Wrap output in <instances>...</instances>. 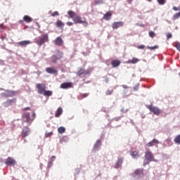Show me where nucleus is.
Masks as SVG:
<instances>
[{"mask_svg":"<svg viewBox=\"0 0 180 180\" xmlns=\"http://www.w3.org/2000/svg\"><path fill=\"white\" fill-rule=\"evenodd\" d=\"M22 110H30V107L24 108Z\"/></svg>","mask_w":180,"mask_h":180,"instance_id":"obj_44","label":"nucleus"},{"mask_svg":"<svg viewBox=\"0 0 180 180\" xmlns=\"http://www.w3.org/2000/svg\"><path fill=\"white\" fill-rule=\"evenodd\" d=\"M51 13V16H58L60 15V13H58V11H54L53 13L50 12Z\"/></svg>","mask_w":180,"mask_h":180,"instance_id":"obj_31","label":"nucleus"},{"mask_svg":"<svg viewBox=\"0 0 180 180\" xmlns=\"http://www.w3.org/2000/svg\"><path fill=\"white\" fill-rule=\"evenodd\" d=\"M155 144H160V141L154 139L146 144V147H153Z\"/></svg>","mask_w":180,"mask_h":180,"instance_id":"obj_15","label":"nucleus"},{"mask_svg":"<svg viewBox=\"0 0 180 180\" xmlns=\"http://www.w3.org/2000/svg\"><path fill=\"white\" fill-rule=\"evenodd\" d=\"M6 165H15L16 160L13 158L8 157L5 161Z\"/></svg>","mask_w":180,"mask_h":180,"instance_id":"obj_11","label":"nucleus"},{"mask_svg":"<svg viewBox=\"0 0 180 180\" xmlns=\"http://www.w3.org/2000/svg\"><path fill=\"white\" fill-rule=\"evenodd\" d=\"M145 46L144 45H139L137 46V49H139L140 50H143L145 49Z\"/></svg>","mask_w":180,"mask_h":180,"instance_id":"obj_40","label":"nucleus"},{"mask_svg":"<svg viewBox=\"0 0 180 180\" xmlns=\"http://www.w3.org/2000/svg\"><path fill=\"white\" fill-rule=\"evenodd\" d=\"M123 88H127V86H123Z\"/></svg>","mask_w":180,"mask_h":180,"instance_id":"obj_47","label":"nucleus"},{"mask_svg":"<svg viewBox=\"0 0 180 180\" xmlns=\"http://www.w3.org/2000/svg\"><path fill=\"white\" fill-rule=\"evenodd\" d=\"M110 18H112V13L110 11L107 12L103 16L105 20H110Z\"/></svg>","mask_w":180,"mask_h":180,"instance_id":"obj_24","label":"nucleus"},{"mask_svg":"<svg viewBox=\"0 0 180 180\" xmlns=\"http://www.w3.org/2000/svg\"><path fill=\"white\" fill-rule=\"evenodd\" d=\"M129 154L134 160H139V158H140V154H139V152L136 150H131Z\"/></svg>","mask_w":180,"mask_h":180,"instance_id":"obj_12","label":"nucleus"},{"mask_svg":"<svg viewBox=\"0 0 180 180\" xmlns=\"http://www.w3.org/2000/svg\"><path fill=\"white\" fill-rule=\"evenodd\" d=\"M134 91H139V86L134 87Z\"/></svg>","mask_w":180,"mask_h":180,"instance_id":"obj_45","label":"nucleus"},{"mask_svg":"<svg viewBox=\"0 0 180 180\" xmlns=\"http://www.w3.org/2000/svg\"><path fill=\"white\" fill-rule=\"evenodd\" d=\"M68 15H69V18L70 19H72L74 23L77 24H82L84 27H86L88 26V22L85 20H82V18L77 14L76 12L72 11H68Z\"/></svg>","mask_w":180,"mask_h":180,"instance_id":"obj_1","label":"nucleus"},{"mask_svg":"<svg viewBox=\"0 0 180 180\" xmlns=\"http://www.w3.org/2000/svg\"><path fill=\"white\" fill-rule=\"evenodd\" d=\"M45 71L48 74H57L58 72V71L53 68H46Z\"/></svg>","mask_w":180,"mask_h":180,"instance_id":"obj_16","label":"nucleus"},{"mask_svg":"<svg viewBox=\"0 0 180 180\" xmlns=\"http://www.w3.org/2000/svg\"><path fill=\"white\" fill-rule=\"evenodd\" d=\"M89 96V94H82V98H86Z\"/></svg>","mask_w":180,"mask_h":180,"instance_id":"obj_41","label":"nucleus"},{"mask_svg":"<svg viewBox=\"0 0 180 180\" xmlns=\"http://www.w3.org/2000/svg\"><path fill=\"white\" fill-rule=\"evenodd\" d=\"M124 23L122 21L120 22H115L112 24V29H119V27H122Z\"/></svg>","mask_w":180,"mask_h":180,"instance_id":"obj_14","label":"nucleus"},{"mask_svg":"<svg viewBox=\"0 0 180 180\" xmlns=\"http://www.w3.org/2000/svg\"><path fill=\"white\" fill-rule=\"evenodd\" d=\"M148 49L149 50H155L156 49H158V46L157 45H155L154 46H148Z\"/></svg>","mask_w":180,"mask_h":180,"instance_id":"obj_35","label":"nucleus"},{"mask_svg":"<svg viewBox=\"0 0 180 180\" xmlns=\"http://www.w3.org/2000/svg\"><path fill=\"white\" fill-rule=\"evenodd\" d=\"M122 164H123V158H118L114 167L120 168V167H122Z\"/></svg>","mask_w":180,"mask_h":180,"instance_id":"obj_19","label":"nucleus"},{"mask_svg":"<svg viewBox=\"0 0 180 180\" xmlns=\"http://www.w3.org/2000/svg\"><path fill=\"white\" fill-rule=\"evenodd\" d=\"M55 160H56V156H52L49 161H52V162H53V161Z\"/></svg>","mask_w":180,"mask_h":180,"instance_id":"obj_42","label":"nucleus"},{"mask_svg":"<svg viewBox=\"0 0 180 180\" xmlns=\"http://www.w3.org/2000/svg\"><path fill=\"white\" fill-rule=\"evenodd\" d=\"M47 41H49L48 34H44L35 39V43L37 44V46H43V44H44V43H47Z\"/></svg>","mask_w":180,"mask_h":180,"instance_id":"obj_5","label":"nucleus"},{"mask_svg":"<svg viewBox=\"0 0 180 180\" xmlns=\"http://www.w3.org/2000/svg\"><path fill=\"white\" fill-rule=\"evenodd\" d=\"M58 131L59 134H63V133H65V128L64 127H60L58 128Z\"/></svg>","mask_w":180,"mask_h":180,"instance_id":"obj_27","label":"nucleus"},{"mask_svg":"<svg viewBox=\"0 0 180 180\" xmlns=\"http://www.w3.org/2000/svg\"><path fill=\"white\" fill-rule=\"evenodd\" d=\"M29 133H30V129L27 127H25L22 129L20 136L22 137V139H25V137H27V136H29Z\"/></svg>","mask_w":180,"mask_h":180,"instance_id":"obj_9","label":"nucleus"},{"mask_svg":"<svg viewBox=\"0 0 180 180\" xmlns=\"http://www.w3.org/2000/svg\"><path fill=\"white\" fill-rule=\"evenodd\" d=\"M144 157L145 159L143 160V167L148 165V164L153 161H155V159H154V155H153L151 150H146Z\"/></svg>","mask_w":180,"mask_h":180,"instance_id":"obj_4","label":"nucleus"},{"mask_svg":"<svg viewBox=\"0 0 180 180\" xmlns=\"http://www.w3.org/2000/svg\"><path fill=\"white\" fill-rule=\"evenodd\" d=\"M159 5H165L166 1L165 0H157Z\"/></svg>","mask_w":180,"mask_h":180,"instance_id":"obj_33","label":"nucleus"},{"mask_svg":"<svg viewBox=\"0 0 180 180\" xmlns=\"http://www.w3.org/2000/svg\"><path fill=\"white\" fill-rule=\"evenodd\" d=\"M67 25H68V26H72V25H74V22H68Z\"/></svg>","mask_w":180,"mask_h":180,"instance_id":"obj_43","label":"nucleus"},{"mask_svg":"<svg viewBox=\"0 0 180 180\" xmlns=\"http://www.w3.org/2000/svg\"><path fill=\"white\" fill-rule=\"evenodd\" d=\"M103 4V0H96L94 1V5H101Z\"/></svg>","mask_w":180,"mask_h":180,"instance_id":"obj_30","label":"nucleus"},{"mask_svg":"<svg viewBox=\"0 0 180 180\" xmlns=\"http://www.w3.org/2000/svg\"><path fill=\"white\" fill-rule=\"evenodd\" d=\"M53 166V161L49 160L48 162V168H51Z\"/></svg>","mask_w":180,"mask_h":180,"instance_id":"obj_36","label":"nucleus"},{"mask_svg":"<svg viewBox=\"0 0 180 180\" xmlns=\"http://www.w3.org/2000/svg\"><path fill=\"white\" fill-rule=\"evenodd\" d=\"M32 42L30 41H22L18 43V46L21 47H26V46L31 44Z\"/></svg>","mask_w":180,"mask_h":180,"instance_id":"obj_20","label":"nucleus"},{"mask_svg":"<svg viewBox=\"0 0 180 180\" xmlns=\"http://www.w3.org/2000/svg\"><path fill=\"white\" fill-rule=\"evenodd\" d=\"M174 46L177 49V50H179V51H180V44L179 43L175 44Z\"/></svg>","mask_w":180,"mask_h":180,"instance_id":"obj_38","label":"nucleus"},{"mask_svg":"<svg viewBox=\"0 0 180 180\" xmlns=\"http://www.w3.org/2000/svg\"><path fill=\"white\" fill-rule=\"evenodd\" d=\"M23 20L24 22H26V23H30L33 20V19L29 15H25L23 17Z\"/></svg>","mask_w":180,"mask_h":180,"instance_id":"obj_25","label":"nucleus"},{"mask_svg":"<svg viewBox=\"0 0 180 180\" xmlns=\"http://www.w3.org/2000/svg\"><path fill=\"white\" fill-rule=\"evenodd\" d=\"M63 39L60 37H58L54 41L56 46H63Z\"/></svg>","mask_w":180,"mask_h":180,"instance_id":"obj_18","label":"nucleus"},{"mask_svg":"<svg viewBox=\"0 0 180 180\" xmlns=\"http://www.w3.org/2000/svg\"><path fill=\"white\" fill-rule=\"evenodd\" d=\"M111 94H113V90H108L105 92V95H110Z\"/></svg>","mask_w":180,"mask_h":180,"instance_id":"obj_39","label":"nucleus"},{"mask_svg":"<svg viewBox=\"0 0 180 180\" xmlns=\"http://www.w3.org/2000/svg\"><path fill=\"white\" fill-rule=\"evenodd\" d=\"M148 2H151L153 0H148Z\"/></svg>","mask_w":180,"mask_h":180,"instance_id":"obj_48","label":"nucleus"},{"mask_svg":"<svg viewBox=\"0 0 180 180\" xmlns=\"http://www.w3.org/2000/svg\"><path fill=\"white\" fill-rule=\"evenodd\" d=\"M179 18H180V12L174 14L172 19L173 20H176V19H179Z\"/></svg>","mask_w":180,"mask_h":180,"instance_id":"obj_28","label":"nucleus"},{"mask_svg":"<svg viewBox=\"0 0 180 180\" xmlns=\"http://www.w3.org/2000/svg\"><path fill=\"white\" fill-rule=\"evenodd\" d=\"M111 65H112L113 68H116L119 67V65H120V60H113L111 62Z\"/></svg>","mask_w":180,"mask_h":180,"instance_id":"obj_21","label":"nucleus"},{"mask_svg":"<svg viewBox=\"0 0 180 180\" xmlns=\"http://www.w3.org/2000/svg\"><path fill=\"white\" fill-rule=\"evenodd\" d=\"M87 74H89L88 70H85L82 68L79 69L77 72V77H81V75H87Z\"/></svg>","mask_w":180,"mask_h":180,"instance_id":"obj_17","label":"nucleus"},{"mask_svg":"<svg viewBox=\"0 0 180 180\" xmlns=\"http://www.w3.org/2000/svg\"><path fill=\"white\" fill-rule=\"evenodd\" d=\"M166 36H167V40H168V39H171V38L172 37V34H171V33H167V34H166Z\"/></svg>","mask_w":180,"mask_h":180,"instance_id":"obj_37","label":"nucleus"},{"mask_svg":"<svg viewBox=\"0 0 180 180\" xmlns=\"http://www.w3.org/2000/svg\"><path fill=\"white\" fill-rule=\"evenodd\" d=\"M132 175H134V176H144V169H136Z\"/></svg>","mask_w":180,"mask_h":180,"instance_id":"obj_10","label":"nucleus"},{"mask_svg":"<svg viewBox=\"0 0 180 180\" xmlns=\"http://www.w3.org/2000/svg\"><path fill=\"white\" fill-rule=\"evenodd\" d=\"M60 88L62 89H68L72 88V82H65L60 84Z\"/></svg>","mask_w":180,"mask_h":180,"instance_id":"obj_13","label":"nucleus"},{"mask_svg":"<svg viewBox=\"0 0 180 180\" xmlns=\"http://www.w3.org/2000/svg\"><path fill=\"white\" fill-rule=\"evenodd\" d=\"M173 11H178V8L174 6V7H173Z\"/></svg>","mask_w":180,"mask_h":180,"instance_id":"obj_46","label":"nucleus"},{"mask_svg":"<svg viewBox=\"0 0 180 180\" xmlns=\"http://www.w3.org/2000/svg\"><path fill=\"white\" fill-rule=\"evenodd\" d=\"M140 61V59L137 58H133L132 59L129 60L127 63V64H137L138 62Z\"/></svg>","mask_w":180,"mask_h":180,"instance_id":"obj_22","label":"nucleus"},{"mask_svg":"<svg viewBox=\"0 0 180 180\" xmlns=\"http://www.w3.org/2000/svg\"><path fill=\"white\" fill-rule=\"evenodd\" d=\"M37 88L39 95H43L44 96H51L53 95V91L46 90V84H37Z\"/></svg>","mask_w":180,"mask_h":180,"instance_id":"obj_2","label":"nucleus"},{"mask_svg":"<svg viewBox=\"0 0 180 180\" xmlns=\"http://www.w3.org/2000/svg\"><path fill=\"white\" fill-rule=\"evenodd\" d=\"M63 115V108L59 107L55 113L56 117H60Z\"/></svg>","mask_w":180,"mask_h":180,"instance_id":"obj_23","label":"nucleus"},{"mask_svg":"<svg viewBox=\"0 0 180 180\" xmlns=\"http://www.w3.org/2000/svg\"><path fill=\"white\" fill-rule=\"evenodd\" d=\"M176 144H180V134L178 135L174 140Z\"/></svg>","mask_w":180,"mask_h":180,"instance_id":"obj_29","label":"nucleus"},{"mask_svg":"<svg viewBox=\"0 0 180 180\" xmlns=\"http://www.w3.org/2000/svg\"><path fill=\"white\" fill-rule=\"evenodd\" d=\"M34 117H36V113L34 112H32V115L30 117V113L24 112L22 116V123H27L29 126L33 123L34 120Z\"/></svg>","mask_w":180,"mask_h":180,"instance_id":"obj_3","label":"nucleus"},{"mask_svg":"<svg viewBox=\"0 0 180 180\" xmlns=\"http://www.w3.org/2000/svg\"><path fill=\"white\" fill-rule=\"evenodd\" d=\"M56 25L57 27H64V22L60 20L56 21Z\"/></svg>","mask_w":180,"mask_h":180,"instance_id":"obj_26","label":"nucleus"},{"mask_svg":"<svg viewBox=\"0 0 180 180\" xmlns=\"http://www.w3.org/2000/svg\"><path fill=\"white\" fill-rule=\"evenodd\" d=\"M98 147H101V141L98 140L95 144V148H98Z\"/></svg>","mask_w":180,"mask_h":180,"instance_id":"obj_34","label":"nucleus"},{"mask_svg":"<svg viewBox=\"0 0 180 180\" xmlns=\"http://www.w3.org/2000/svg\"><path fill=\"white\" fill-rule=\"evenodd\" d=\"M15 103H16V98H13L7 100L3 103V105L5 108H8V106H12V105H15Z\"/></svg>","mask_w":180,"mask_h":180,"instance_id":"obj_8","label":"nucleus"},{"mask_svg":"<svg viewBox=\"0 0 180 180\" xmlns=\"http://www.w3.org/2000/svg\"><path fill=\"white\" fill-rule=\"evenodd\" d=\"M149 36L153 39L155 36V32H154L153 31H150Z\"/></svg>","mask_w":180,"mask_h":180,"instance_id":"obj_32","label":"nucleus"},{"mask_svg":"<svg viewBox=\"0 0 180 180\" xmlns=\"http://www.w3.org/2000/svg\"><path fill=\"white\" fill-rule=\"evenodd\" d=\"M63 52L58 51L56 55H53L51 57V60L56 64L58 60H61L63 58Z\"/></svg>","mask_w":180,"mask_h":180,"instance_id":"obj_6","label":"nucleus"},{"mask_svg":"<svg viewBox=\"0 0 180 180\" xmlns=\"http://www.w3.org/2000/svg\"><path fill=\"white\" fill-rule=\"evenodd\" d=\"M147 109H149L153 115H156V116H158L160 113H161V110L158 108V107H155L153 105H146Z\"/></svg>","mask_w":180,"mask_h":180,"instance_id":"obj_7","label":"nucleus"}]
</instances>
